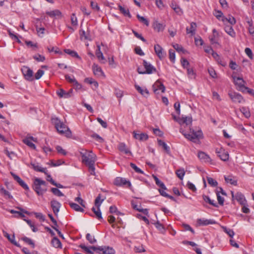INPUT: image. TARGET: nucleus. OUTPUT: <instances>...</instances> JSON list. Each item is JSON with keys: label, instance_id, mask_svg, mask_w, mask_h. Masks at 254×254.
<instances>
[{"label": "nucleus", "instance_id": "393cba45", "mask_svg": "<svg viewBox=\"0 0 254 254\" xmlns=\"http://www.w3.org/2000/svg\"><path fill=\"white\" fill-rule=\"evenodd\" d=\"M96 55L98 60L101 61V63H105V58L103 55V53L101 51V48L99 45H97V49L96 51Z\"/></svg>", "mask_w": 254, "mask_h": 254}, {"label": "nucleus", "instance_id": "dca6fc26", "mask_svg": "<svg viewBox=\"0 0 254 254\" xmlns=\"http://www.w3.org/2000/svg\"><path fill=\"white\" fill-rule=\"evenodd\" d=\"M23 142L25 144H26L27 145H28L31 148H33L34 149H36V146L32 142V141L36 142L37 141L36 138L33 137V136H30V137L25 138V139H23Z\"/></svg>", "mask_w": 254, "mask_h": 254}, {"label": "nucleus", "instance_id": "603ef678", "mask_svg": "<svg viewBox=\"0 0 254 254\" xmlns=\"http://www.w3.org/2000/svg\"><path fill=\"white\" fill-rule=\"evenodd\" d=\"M51 191L56 195L58 196H63L64 194L57 188H52Z\"/></svg>", "mask_w": 254, "mask_h": 254}, {"label": "nucleus", "instance_id": "338daca9", "mask_svg": "<svg viewBox=\"0 0 254 254\" xmlns=\"http://www.w3.org/2000/svg\"><path fill=\"white\" fill-rule=\"evenodd\" d=\"M44 71L42 69H39L35 75V78L36 79H39L42 75L44 74Z\"/></svg>", "mask_w": 254, "mask_h": 254}, {"label": "nucleus", "instance_id": "0eeeda50", "mask_svg": "<svg viewBox=\"0 0 254 254\" xmlns=\"http://www.w3.org/2000/svg\"><path fill=\"white\" fill-rule=\"evenodd\" d=\"M21 71L25 79L28 81L33 80V72L29 67L23 66L21 68Z\"/></svg>", "mask_w": 254, "mask_h": 254}, {"label": "nucleus", "instance_id": "13d9d810", "mask_svg": "<svg viewBox=\"0 0 254 254\" xmlns=\"http://www.w3.org/2000/svg\"><path fill=\"white\" fill-rule=\"evenodd\" d=\"M71 23L73 26H76L78 24L77 19L75 13H72L71 15Z\"/></svg>", "mask_w": 254, "mask_h": 254}, {"label": "nucleus", "instance_id": "09e8293b", "mask_svg": "<svg viewBox=\"0 0 254 254\" xmlns=\"http://www.w3.org/2000/svg\"><path fill=\"white\" fill-rule=\"evenodd\" d=\"M241 112L244 114L246 118L250 117L251 114L249 109L246 107H242L240 109Z\"/></svg>", "mask_w": 254, "mask_h": 254}, {"label": "nucleus", "instance_id": "39448f33", "mask_svg": "<svg viewBox=\"0 0 254 254\" xmlns=\"http://www.w3.org/2000/svg\"><path fill=\"white\" fill-rule=\"evenodd\" d=\"M234 82L236 85L238 86L239 90L243 92H247L252 94L253 90L244 86V81L242 78L237 77L235 75H232Z\"/></svg>", "mask_w": 254, "mask_h": 254}, {"label": "nucleus", "instance_id": "6e6552de", "mask_svg": "<svg viewBox=\"0 0 254 254\" xmlns=\"http://www.w3.org/2000/svg\"><path fill=\"white\" fill-rule=\"evenodd\" d=\"M215 152L218 156L223 161H226L229 159V154L223 148H217L215 149Z\"/></svg>", "mask_w": 254, "mask_h": 254}, {"label": "nucleus", "instance_id": "79ce46f5", "mask_svg": "<svg viewBox=\"0 0 254 254\" xmlns=\"http://www.w3.org/2000/svg\"><path fill=\"white\" fill-rule=\"evenodd\" d=\"M221 21H222L224 22L227 21L232 25H234L236 23V20L235 18L232 16H230L229 18L223 17L221 19Z\"/></svg>", "mask_w": 254, "mask_h": 254}, {"label": "nucleus", "instance_id": "864d4df0", "mask_svg": "<svg viewBox=\"0 0 254 254\" xmlns=\"http://www.w3.org/2000/svg\"><path fill=\"white\" fill-rule=\"evenodd\" d=\"M136 17H137V19H138V20L140 22L144 23L146 26H148L149 25V22H148V21L145 18H144L143 16H140L139 14H137L136 15Z\"/></svg>", "mask_w": 254, "mask_h": 254}, {"label": "nucleus", "instance_id": "e433bc0d", "mask_svg": "<svg viewBox=\"0 0 254 254\" xmlns=\"http://www.w3.org/2000/svg\"><path fill=\"white\" fill-rule=\"evenodd\" d=\"M106 246H91V249H92L94 251H96L97 252L104 254V252L106 250V249H105L106 248Z\"/></svg>", "mask_w": 254, "mask_h": 254}, {"label": "nucleus", "instance_id": "de8ad7c7", "mask_svg": "<svg viewBox=\"0 0 254 254\" xmlns=\"http://www.w3.org/2000/svg\"><path fill=\"white\" fill-rule=\"evenodd\" d=\"M64 52L65 53L70 55L72 57H76L77 58H80V57L78 55L77 53L74 51H72L69 49H65V50H64Z\"/></svg>", "mask_w": 254, "mask_h": 254}, {"label": "nucleus", "instance_id": "cd10ccee", "mask_svg": "<svg viewBox=\"0 0 254 254\" xmlns=\"http://www.w3.org/2000/svg\"><path fill=\"white\" fill-rule=\"evenodd\" d=\"M196 27V23L194 22H191L190 23V28L187 27L186 29L187 34H190L191 35H194Z\"/></svg>", "mask_w": 254, "mask_h": 254}, {"label": "nucleus", "instance_id": "6e6d98bb", "mask_svg": "<svg viewBox=\"0 0 254 254\" xmlns=\"http://www.w3.org/2000/svg\"><path fill=\"white\" fill-rule=\"evenodd\" d=\"M85 81L90 84H93L96 88H97L98 86V82L96 81L93 80L92 78H87L85 79Z\"/></svg>", "mask_w": 254, "mask_h": 254}, {"label": "nucleus", "instance_id": "680f3d73", "mask_svg": "<svg viewBox=\"0 0 254 254\" xmlns=\"http://www.w3.org/2000/svg\"><path fill=\"white\" fill-rule=\"evenodd\" d=\"M47 49L49 52H54L56 54H62V52H61L57 47H48Z\"/></svg>", "mask_w": 254, "mask_h": 254}, {"label": "nucleus", "instance_id": "412c9836", "mask_svg": "<svg viewBox=\"0 0 254 254\" xmlns=\"http://www.w3.org/2000/svg\"><path fill=\"white\" fill-rule=\"evenodd\" d=\"M192 123V118L190 117H182L181 120L179 121V124L181 126L186 124L187 126L191 125Z\"/></svg>", "mask_w": 254, "mask_h": 254}, {"label": "nucleus", "instance_id": "58836bf2", "mask_svg": "<svg viewBox=\"0 0 254 254\" xmlns=\"http://www.w3.org/2000/svg\"><path fill=\"white\" fill-rule=\"evenodd\" d=\"M119 9L120 10V11L125 15L128 16V17H131V15L129 13V11L128 9L125 8V7H123L121 5L119 6Z\"/></svg>", "mask_w": 254, "mask_h": 254}, {"label": "nucleus", "instance_id": "1a4fd4ad", "mask_svg": "<svg viewBox=\"0 0 254 254\" xmlns=\"http://www.w3.org/2000/svg\"><path fill=\"white\" fill-rule=\"evenodd\" d=\"M228 95L233 102L235 103H241L244 101L243 97L238 93L230 92Z\"/></svg>", "mask_w": 254, "mask_h": 254}, {"label": "nucleus", "instance_id": "4be33fe9", "mask_svg": "<svg viewBox=\"0 0 254 254\" xmlns=\"http://www.w3.org/2000/svg\"><path fill=\"white\" fill-rule=\"evenodd\" d=\"M134 87L136 90L144 97H147L149 96V91L146 88H142L137 84H135Z\"/></svg>", "mask_w": 254, "mask_h": 254}, {"label": "nucleus", "instance_id": "c85d7f7f", "mask_svg": "<svg viewBox=\"0 0 254 254\" xmlns=\"http://www.w3.org/2000/svg\"><path fill=\"white\" fill-rule=\"evenodd\" d=\"M30 165L32 166V168L34 170L37 172H43L44 173H46V168H42L38 165V164H35L33 163H31Z\"/></svg>", "mask_w": 254, "mask_h": 254}, {"label": "nucleus", "instance_id": "9d476101", "mask_svg": "<svg viewBox=\"0 0 254 254\" xmlns=\"http://www.w3.org/2000/svg\"><path fill=\"white\" fill-rule=\"evenodd\" d=\"M154 92L158 94L159 93V91L161 90V92L164 93L165 91V87L164 85L159 80L156 81L152 86Z\"/></svg>", "mask_w": 254, "mask_h": 254}, {"label": "nucleus", "instance_id": "f3484780", "mask_svg": "<svg viewBox=\"0 0 254 254\" xmlns=\"http://www.w3.org/2000/svg\"><path fill=\"white\" fill-rule=\"evenodd\" d=\"M11 175L12 176L13 178L15 181L18 183V184L25 190H28L29 188L28 186L25 183V182L17 175L13 173V172H10Z\"/></svg>", "mask_w": 254, "mask_h": 254}, {"label": "nucleus", "instance_id": "e2e57ef3", "mask_svg": "<svg viewBox=\"0 0 254 254\" xmlns=\"http://www.w3.org/2000/svg\"><path fill=\"white\" fill-rule=\"evenodd\" d=\"M169 59L172 62L174 63L175 61V53L174 50H169Z\"/></svg>", "mask_w": 254, "mask_h": 254}, {"label": "nucleus", "instance_id": "4d7b16f0", "mask_svg": "<svg viewBox=\"0 0 254 254\" xmlns=\"http://www.w3.org/2000/svg\"><path fill=\"white\" fill-rule=\"evenodd\" d=\"M214 16L219 20H221V19L223 17H224L223 16V13L219 10H215L214 12L213 13Z\"/></svg>", "mask_w": 254, "mask_h": 254}, {"label": "nucleus", "instance_id": "0e129e2a", "mask_svg": "<svg viewBox=\"0 0 254 254\" xmlns=\"http://www.w3.org/2000/svg\"><path fill=\"white\" fill-rule=\"evenodd\" d=\"M104 199L101 200L100 194H99L95 199V205L97 207H99Z\"/></svg>", "mask_w": 254, "mask_h": 254}, {"label": "nucleus", "instance_id": "f704fd0d", "mask_svg": "<svg viewBox=\"0 0 254 254\" xmlns=\"http://www.w3.org/2000/svg\"><path fill=\"white\" fill-rule=\"evenodd\" d=\"M202 198L204 201L207 203H208L210 205L215 206L217 207L218 205L216 203L214 202V200H211L210 197L206 195H203Z\"/></svg>", "mask_w": 254, "mask_h": 254}, {"label": "nucleus", "instance_id": "49530a36", "mask_svg": "<svg viewBox=\"0 0 254 254\" xmlns=\"http://www.w3.org/2000/svg\"><path fill=\"white\" fill-rule=\"evenodd\" d=\"M222 229L223 231L229 236V237L231 238L233 237L235 233L233 230L227 228L226 227H222Z\"/></svg>", "mask_w": 254, "mask_h": 254}, {"label": "nucleus", "instance_id": "a19ab883", "mask_svg": "<svg viewBox=\"0 0 254 254\" xmlns=\"http://www.w3.org/2000/svg\"><path fill=\"white\" fill-rule=\"evenodd\" d=\"M158 143L159 145L162 146L168 153L170 152V147L167 145V144L165 142H164L161 139H158Z\"/></svg>", "mask_w": 254, "mask_h": 254}, {"label": "nucleus", "instance_id": "4468645a", "mask_svg": "<svg viewBox=\"0 0 254 254\" xmlns=\"http://www.w3.org/2000/svg\"><path fill=\"white\" fill-rule=\"evenodd\" d=\"M133 134L134 138L140 141H145L148 138V136L146 133L140 132L139 131L137 133V131H133Z\"/></svg>", "mask_w": 254, "mask_h": 254}, {"label": "nucleus", "instance_id": "ea45409f", "mask_svg": "<svg viewBox=\"0 0 254 254\" xmlns=\"http://www.w3.org/2000/svg\"><path fill=\"white\" fill-rule=\"evenodd\" d=\"M153 178L154 179L156 184L160 187L161 189L166 190V188L164 184L159 180V179L155 175H153Z\"/></svg>", "mask_w": 254, "mask_h": 254}, {"label": "nucleus", "instance_id": "37998d69", "mask_svg": "<svg viewBox=\"0 0 254 254\" xmlns=\"http://www.w3.org/2000/svg\"><path fill=\"white\" fill-rule=\"evenodd\" d=\"M79 35L81 40H90L89 34L83 30L79 31Z\"/></svg>", "mask_w": 254, "mask_h": 254}, {"label": "nucleus", "instance_id": "a18cd8bd", "mask_svg": "<svg viewBox=\"0 0 254 254\" xmlns=\"http://www.w3.org/2000/svg\"><path fill=\"white\" fill-rule=\"evenodd\" d=\"M216 193L217 195V198L218 203L221 205H223L224 199L220 194V191L218 190H216Z\"/></svg>", "mask_w": 254, "mask_h": 254}, {"label": "nucleus", "instance_id": "72a5a7b5", "mask_svg": "<svg viewBox=\"0 0 254 254\" xmlns=\"http://www.w3.org/2000/svg\"><path fill=\"white\" fill-rule=\"evenodd\" d=\"M69 204L71 208L74 209L75 211L81 212H84L83 208L81 207L78 204L73 202H70Z\"/></svg>", "mask_w": 254, "mask_h": 254}, {"label": "nucleus", "instance_id": "b1692460", "mask_svg": "<svg viewBox=\"0 0 254 254\" xmlns=\"http://www.w3.org/2000/svg\"><path fill=\"white\" fill-rule=\"evenodd\" d=\"M92 69L93 70L94 74L97 76L104 75V72H103L101 68L96 64H93L92 66Z\"/></svg>", "mask_w": 254, "mask_h": 254}, {"label": "nucleus", "instance_id": "bb28decb", "mask_svg": "<svg viewBox=\"0 0 254 254\" xmlns=\"http://www.w3.org/2000/svg\"><path fill=\"white\" fill-rule=\"evenodd\" d=\"M226 182L230 183L231 185L236 186L237 185V181L235 178L231 176H225L224 177Z\"/></svg>", "mask_w": 254, "mask_h": 254}, {"label": "nucleus", "instance_id": "f03ea898", "mask_svg": "<svg viewBox=\"0 0 254 254\" xmlns=\"http://www.w3.org/2000/svg\"><path fill=\"white\" fill-rule=\"evenodd\" d=\"M52 121L57 130L60 134H64L68 137L71 136V132L69 128L58 118H53Z\"/></svg>", "mask_w": 254, "mask_h": 254}, {"label": "nucleus", "instance_id": "8fccbe9b", "mask_svg": "<svg viewBox=\"0 0 254 254\" xmlns=\"http://www.w3.org/2000/svg\"><path fill=\"white\" fill-rule=\"evenodd\" d=\"M86 238L89 241V242L92 244L95 243L97 241L94 237L91 235L89 233L86 234Z\"/></svg>", "mask_w": 254, "mask_h": 254}, {"label": "nucleus", "instance_id": "052dcab7", "mask_svg": "<svg viewBox=\"0 0 254 254\" xmlns=\"http://www.w3.org/2000/svg\"><path fill=\"white\" fill-rule=\"evenodd\" d=\"M33 58L37 62H43L45 60V57L40 54L34 56Z\"/></svg>", "mask_w": 254, "mask_h": 254}, {"label": "nucleus", "instance_id": "774afa93", "mask_svg": "<svg viewBox=\"0 0 254 254\" xmlns=\"http://www.w3.org/2000/svg\"><path fill=\"white\" fill-rule=\"evenodd\" d=\"M106 249V250L104 252V254H114L115 252L112 247H107Z\"/></svg>", "mask_w": 254, "mask_h": 254}, {"label": "nucleus", "instance_id": "5701e85b", "mask_svg": "<svg viewBox=\"0 0 254 254\" xmlns=\"http://www.w3.org/2000/svg\"><path fill=\"white\" fill-rule=\"evenodd\" d=\"M119 150L126 154H131V152L124 143H120L118 145Z\"/></svg>", "mask_w": 254, "mask_h": 254}, {"label": "nucleus", "instance_id": "a878e982", "mask_svg": "<svg viewBox=\"0 0 254 254\" xmlns=\"http://www.w3.org/2000/svg\"><path fill=\"white\" fill-rule=\"evenodd\" d=\"M0 194L5 197L6 198H12V196L9 192L6 190L2 186H0Z\"/></svg>", "mask_w": 254, "mask_h": 254}, {"label": "nucleus", "instance_id": "5fc2aeb1", "mask_svg": "<svg viewBox=\"0 0 254 254\" xmlns=\"http://www.w3.org/2000/svg\"><path fill=\"white\" fill-rule=\"evenodd\" d=\"M79 247L81 248L82 250L85 251L87 253H89L90 254H93V252L92 251L93 250L92 249H91V247H87L86 246H85L84 245L81 244L79 246Z\"/></svg>", "mask_w": 254, "mask_h": 254}, {"label": "nucleus", "instance_id": "2f4dec72", "mask_svg": "<svg viewBox=\"0 0 254 254\" xmlns=\"http://www.w3.org/2000/svg\"><path fill=\"white\" fill-rule=\"evenodd\" d=\"M186 172L185 169L183 168H181L176 171V174L177 176L181 180H183L184 177L185 175Z\"/></svg>", "mask_w": 254, "mask_h": 254}, {"label": "nucleus", "instance_id": "7ed1b4c3", "mask_svg": "<svg viewBox=\"0 0 254 254\" xmlns=\"http://www.w3.org/2000/svg\"><path fill=\"white\" fill-rule=\"evenodd\" d=\"M34 190L38 195H42L47 190L46 182L36 178L34 181Z\"/></svg>", "mask_w": 254, "mask_h": 254}, {"label": "nucleus", "instance_id": "f8f14e48", "mask_svg": "<svg viewBox=\"0 0 254 254\" xmlns=\"http://www.w3.org/2000/svg\"><path fill=\"white\" fill-rule=\"evenodd\" d=\"M154 51L160 60L164 59L166 55L163 49L159 44L154 45Z\"/></svg>", "mask_w": 254, "mask_h": 254}, {"label": "nucleus", "instance_id": "c9c22d12", "mask_svg": "<svg viewBox=\"0 0 254 254\" xmlns=\"http://www.w3.org/2000/svg\"><path fill=\"white\" fill-rule=\"evenodd\" d=\"M46 14L51 17L61 16L62 12L58 9L46 12Z\"/></svg>", "mask_w": 254, "mask_h": 254}, {"label": "nucleus", "instance_id": "c03bdc74", "mask_svg": "<svg viewBox=\"0 0 254 254\" xmlns=\"http://www.w3.org/2000/svg\"><path fill=\"white\" fill-rule=\"evenodd\" d=\"M21 240L28 245H31L33 248L35 247L34 243L31 239L26 237H23L21 238Z\"/></svg>", "mask_w": 254, "mask_h": 254}, {"label": "nucleus", "instance_id": "7c9ffc66", "mask_svg": "<svg viewBox=\"0 0 254 254\" xmlns=\"http://www.w3.org/2000/svg\"><path fill=\"white\" fill-rule=\"evenodd\" d=\"M225 31L228 34H229L232 37H235L236 33L232 26H226L225 27Z\"/></svg>", "mask_w": 254, "mask_h": 254}, {"label": "nucleus", "instance_id": "ddd939ff", "mask_svg": "<svg viewBox=\"0 0 254 254\" xmlns=\"http://www.w3.org/2000/svg\"><path fill=\"white\" fill-rule=\"evenodd\" d=\"M231 194L233 198H235L241 205H245L246 204V200L244 195L241 192H237L235 195L233 191H231Z\"/></svg>", "mask_w": 254, "mask_h": 254}, {"label": "nucleus", "instance_id": "bf43d9fd", "mask_svg": "<svg viewBox=\"0 0 254 254\" xmlns=\"http://www.w3.org/2000/svg\"><path fill=\"white\" fill-rule=\"evenodd\" d=\"M187 69V73L189 77L191 79H193L195 78V73L193 71V70L192 68H188Z\"/></svg>", "mask_w": 254, "mask_h": 254}, {"label": "nucleus", "instance_id": "69168bd1", "mask_svg": "<svg viewBox=\"0 0 254 254\" xmlns=\"http://www.w3.org/2000/svg\"><path fill=\"white\" fill-rule=\"evenodd\" d=\"M56 150L59 153L63 155H66L67 154L66 151L61 146H57Z\"/></svg>", "mask_w": 254, "mask_h": 254}, {"label": "nucleus", "instance_id": "9b49d317", "mask_svg": "<svg viewBox=\"0 0 254 254\" xmlns=\"http://www.w3.org/2000/svg\"><path fill=\"white\" fill-rule=\"evenodd\" d=\"M114 184L117 186H123L125 185H127L129 187L131 186V184L129 181L122 177H117L114 180Z\"/></svg>", "mask_w": 254, "mask_h": 254}, {"label": "nucleus", "instance_id": "a211bd4d", "mask_svg": "<svg viewBox=\"0 0 254 254\" xmlns=\"http://www.w3.org/2000/svg\"><path fill=\"white\" fill-rule=\"evenodd\" d=\"M197 156L202 162L206 163L210 162L211 161L210 156L204 152L199 151L198 153Z\"/></svg>", "mask_w": 254, "mask_h": 254}, {"label": "nucleus", "instance_id": "2eb2a0df", "mask_svg": "<svg viewBox=\"0 0 254 254\" xmlns=\"http://www.w3.org/2000/svg\"><path fill=\"white\" fill-rule=\"evenodd\" d=\"M51 206L52 208L54 214L56 215H57L60 211V208L61 206V204L56 200H52L51 201Z\"/></svg>", "mask_w": 254, "mask_h": 254}, {"label": "nucleus", "instance_id": "473e14b6", "mask_svg": "<svg viewBox=\"0 0 254 254\" xmlns=\"http://www.w3.org/2000/svg\"><path fill=\"white\" fill-rule=\"evenodd\" d=\"M57 94L60 98H68L69 93L63 89H60L57 91Z\"/></svg>", "mask_w": 254, "mask_h": 254}, {"label": "nucleus", "instance_id": "423d86ee", "mask_svg": "<svg viewBox=\"0 0 254 254\" xmlns=\"http://www.w3.org/2000/svg\"><path fill=\"white\" fill-rule=\"evenodd\" d=\"M143 64L145 68V70L144 71H140V67L137 68V72L139 74H151L153 72L156 71V68L149 63H148L147 61L144 60L143 62Z\"/></svg>", "mask_w": 254, "mask_h": 254}, {"label": "nucleus", "instance_id": "f257e3e1", "mask_svg": "<svg viewBox=\"0 0 254 254\" xmlns=\"http://www.w3.org/2000/svg\"><path fill=\"white\" fill-rule=\"evenodd\" d=\"M190 131L189 133H187L184 130L182 127L180 129V132H181L186 138L193 142H197L203 137V133L201 129L195 130L190 128Z\"/></svg>", "mask_w": 254, "mask_h": 254}, {"label": "nucleus", "instance_id": "20e7f679", "mask_svg": "<svg viewBox=\"0 0 254 254\" xmlns=\"http://www.w3.org/2000/svg\"><path fill=\"white\" fill-rule=\"evenodd\" d=\"M82 162L87 166L90 165H94L96 160V155L92 151H85L84 153H81Z\"/></svg>", "mask_w": 254, "mask_h": 254}, {"label": "nucleus", "instance_id": "3c124183", "mask_svg": "<svg viewBox=\"0 0 254 254\" xmlns=\"http://www.w3.org/2000/svg\"><path fill=\"white\" fill-rule=\"evenodd\" d=\"M207 180L208 183L212 187H214L217 186L218 185L217 181L211 177H207Z\"/></svg>", "mask_w": 254, "mask_h": 254}, {"label": "nucleus", "instance_id": "aec40b11", "mask_svg": "<svg viewBox=\"0 0 254 254\" xmlns=\"http://www.w3.org/2000/svg\"><path fill=\"white\" fill-rule=\"evenodd\" d=\"M197 223L200 226H206L209 224H214L216 223L215 220L213 219H206L204 218L198 219L197 220Z\"/></svg>", "mask_w": 254, "mask_h": 254}, {"label": "nucleus", "instance_id": "4c0bfd02", "mask_svg": "<svg viewBox=\"0 0 254 254\" xmlns=\"http://www.w3.org/2000/svg\"><path fill=\"white\" fill-rule=\"evenodd\" d=\"M52 244L53 245V247L58 248H61L62 247V244L60 241V240L57 238V237H54L52 240Z\"/></svg>", "mask_w": 254, "mask_h": 254}, {"label": "nucleus", "instance_id": "c756f323", "mask_svg": "<svg viewBox=\"0 0 254 254\" xmlns=\"http://www.w3.org/2000/svg\"><path fill=\"white\" fill-rule=\"evenodd\" d=\"M4 236L7 238V239L14 245L20 247V245L15 241V237L13 235L12 237L11 238L10 235L6 232H4Z\"/></svg>", "mask_w": 254, "mask_h": 254}, {"label": "nucleus", "instance_id": "6ab92c4d", "mask_svg": "<svg viewBox=\"0 0 254 254\" xmlns=\"http://www.w3.org/2000/svg\"><path fill=\"white\" fill-rule=\"evenodd\" d=\"M152 26L155 30L159 32L161 31H163L164 30L166 27V25L163 23H161L159 22L158 21L155 20L153 22Z\"/></svg>", "mask_w": 254, "mask_h": 254}]
</instances>
